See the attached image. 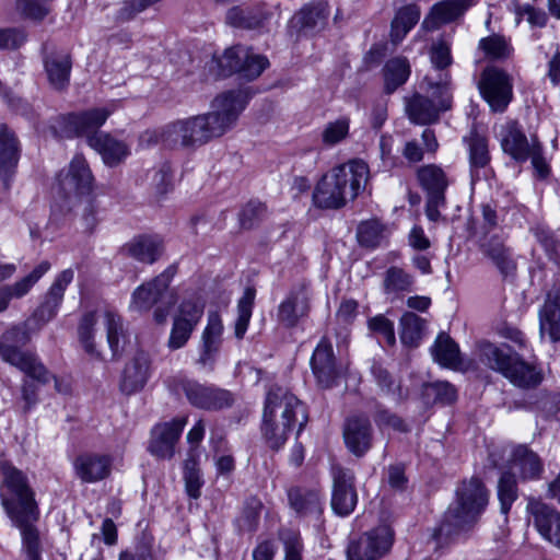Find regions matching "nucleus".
<instances>
[{"mask_svg":"<svg viewBox=\"0 0 560 560\" xmlns=\"http://www.w3.org/2000/svg\"><path fill=\"white\" fill-rule=\"evenodd\" d=\"M246 104L242 91L224 92L212 101L210 112L165 126L163 141L170 147L196 150L233 129Z\"/></svg>","mask_w":560,"mask_h":560,"instance_id":"1","label":"nucleus"},{"mask_svg":"<svg viewBox=\"0 0 560 560\" xmlns=\"http://www.w3.org/2000/svg\"><path fill=\"white\" fill-rule=\"evenodd\" d=\"M0 472L3 478L1 502L13 525L21 532L23 551L27 560H42L39 533L35 526L39 511L28 479L7 460L0 462Z\"/></svg>","mask_w":560,"mask_h":560,"instance_id":"2","label":"nucleus"},{"mask_svg":"<svg viewBox=\"0 0 560 560\" xmlns=\"http://www.w3.org/2000/svg\"><path fill=\"white\" fill-rule=\"evenodd\" d=\"M113 112L114 108L97 107L81 113H70L60 116L54 128L62 138L86 136L88 144L102 156L104 164L114 167L127 159L130 147L110 133L96 131Z\"/></svg>","mask_w":560,"mask_h":560,"instance_id":"3","label":"nucleus"},{"mask_svg":"<svg viewBox=\"0 0 560 560\" xmlns=\"http://www.w3.org/2000/svg\"><path fill=\"white\" fill-rule=\"evenodd\" d=\"M308 415L304 404L288 389L273 386L265 400L261 432L272 450L281 448L291 432L304 429Z\"/></svg>","mask_w":560,"mask_h":560,"instance_id":"4","label":"nucleus"},{"mask_svg":"<svg viewBox=\"0 0 560 560\" xmlns=\"http://www.w3.org/2000/svg\"><path fill=\"white\" fill-rule=\"evenodd\" d=\"M369 175V166L362 160H351L334 167L316 185L313 192L315 206L323 209L343 207L365 188Z\"/></svg>","mask_w":560,"mask_h":560,"instance_id":"5","label":"nucleus"},{"mask_svg":"<svg viewBox=\"0 0 560 560\" xmlns=\"http://www.w3.org/2000/svg\"><path fill=\"white\" fill-rule=\"evenodd\" d=\"M478 357L481 363L490 370L500 373L513 386L521 389H534L544 381V372L535 361H526L510 346H497L482 342Z\"/></svg>","mask_w":560,"mask_h":560,"instance_id":"6","label":"nucleus"},{"mask_svg":"<svg viewBox=\"0 0 560 560\" xmlns=\"http://www.w3.org/2000/svg\"><path fill=\"white\" fill-rule=\"evenodd\" d=\"M489 493L483 483L471 478L456 490V502L444 515L436 536H452L465 530L488 504Z\"/></svg>","mask_w":560,"mask_h":560,"instance_id":"7","label":"nucleus"},{"mask_svg":"<svg viewBox=\"0 0 560 560\" xmlns=\"http://www.w3.org/2000/svg\"><path fill=\"white\" fill-rule=\"evenodd\" d=\"M30 336L25 327L15 326L7 330L0 341L1 358L18 368L27 377L36 380L40 384H47L50 380L55 381V388L59 393H67L69 385L57 380L44 366L38 357L32 352L22 351L16 345H25Z\"/></svg>","mask_w":560,"mask_h":560,"instance_id":"8","label":"nucleus"},{"mask_svg":"<svg viewBox=\"0 0 560 560\" xmlns=\"http://www.w3.org/2000/svg\"><path fill=\"white\" fill-rule=\"evenodd\" d=\"M94 187V176L89 163L81 154H77L70 161L67 168L61 170L56 177L55 198L56 205L65 212H70L89 196Z\"/></svg>","mask_w":560,"mask_h":560,"instance_id":"9","label":"nucleus"},{"mask_svg":"<svg viewBox=\"0 0 560 560\" xmlns=\"http://www.w3.org/2000/svg\"><path fill=\"white\" fill-rule=\"evenodd\" d=\"M172 389L183 393L188 402L198 409L217 411L233 404V396L229 390L184 376L173 378Z\"/></svg>","mask_w":560,"mask_h":560,"instance_id":"10","label":"nucleus"},{"mask_svg":"<svg viewBox=\"0 0 560 560\" xmlns=\"http://www.w3.org/2000/svg\"><path fill=\"white\" fill-rule=\"evenodd\" d=\"M224 75L238 73L246 80H255L269 67L267 57L255 54L252 48L235 45L228 48L219 59Z\"/></svg>","mask_w":560,"mask_h":560,"instance_id":"11","label":"nucleus"},{"mask_svg":"<svg viewBox=\"0 0 560 560\" xmlns=\"http://www.w3.org/2000/svg\"><path fill=\"white\" fill-rule=\"evenodd\" d=\"M526 513L539 536L560 550V511L540 498L529 497Z\"/></svg>","mask_w":560,"mask_h":560,"instance_id":"12","label":"nucleus"},{"mask_svg":"<svg viewBox=\"0 0 560 560\" xmlns=\"http://www.w3.org/2000/svg\"><path fill=\"white\" fill-rule=\"evenodd\" d=\"M394 533L388 525H380L364 533L358 540L349 544L348 560H380L390 549Z\"/></svg>","mask_w":560,"mask_h":560,"instance_id":"13","label":"nucleus"},{"mask_svg":"<svg viewBox=\"0 0 560 560\" xmlns=\"http://www.w3.org/2000/svg\"><path fill=\"white\" fill-rule=\"evenodd\" d=\"M203 311L205 303L198 296L185 299L179 304L167 343L171 350L180 349L187 343Z\"/></svg>","mask_w":560,"mask_h":560,"instance_id":"14","label":"nucleus"},{"mask_svg":"<svg viewBox=\"0 0 560 560\" xmlns=\"http://www.w3.org/2000/svg\"><path fill=\"white\" fill-rule=\"evenodd\" d=\"M480 93L494 112H503L512 98L510 77L495 67L487 68L479 82Z\"/></svg>","mask_w":560,"mask_h":560,"instance_id":"15","label":"nucleus"},{"mask_svg":"<svg viewBox=\"0 0 560 560\" xmlns=\"http://www.w3.org/2000/svg\"><path fill=\"white\" fill-rule=\"evenodd\" d=\"M331 477V509L339 516H348L354 511L358 503L354 474L350 469L334 466Z\"/></svg>","mask_w":560,"mask_h":560,"instance_id":"16","label":"nucleus"},{"mask_svg":"<svg viewBox=\"0 0 560 560\" xmlns=\"http://www.w3.org/2000/svg\"><path fill=\"white\" fill-rule=\"evenodd\" d=\"M176 272L177 267L171 265L151 281L136 288L131 294L129 310L138 313L148 312L168 289Z\"/></svg>","mask_w":560,"mask_h":560,"instance_id":"17","label":"nucleus"},{"mask_svg":"<svg viewBox=\"0 0 560 560\" xmlns=\"http://www.w3.org/2000/svg\"><path fill=\"white\" fill-rule=\"evenodd\" d=\"M186 424L187 417L174 418L168 422L156 424L151 431L149 452L160 459H171Z\"/></svg>","mask_w":560,"mask_h":560,"instance_id":"18","label":"nucleus"},{"mask_svg":"<svg viewBox=\"0 0 560 560\" xmlns=\"http://www.w3.org/2000/svg\"><path fill=\"white\" fill-rule=\"evenodd\" d=\"M73 278L74 271L71 268L62 270L54 280L43 302L33 313L30 322H36L38 328L50 322L57 315L63 301L66 289L72 282Z\"/></svg>","mask_w":560,"mask_h":560,"instance_id":"19","label":"nucleus"},{"mask_svg":"<svg viewBox=\"0 0 560 560\" xmlns=\"http://www.w3.org/2000/svg\"><path fill=\"white\" fill-rule=\"evenodd\" d=\"M113 457L103 453H83L73 462L78 478L84 483H95L106 479L112 471Z\"/></svg>","mask_w":560,"mask_h":560,"instance_id":"20","label":"nucleus"},{"mask_svg":"<svg viewBox=\"0 0 560 560\" xmlns=\"http://www.w3.org/2000/svg\"><path fill=\"white\" fill-rule=\"evenodd\" d=\"M310 302L311 294L304 285L290 291L278 306V320L285 327L296 326L302 318L308 315Z\"/></svg>","mask_w":560,"mask_h":560,"instance_id":"21","label":"nucleus"},{"mask_svg":"<svg viewBox=\"0 0 560 560\" xmlns=\"http://www.w3.org/2000/svg\"><path fill=\"white\" fill-rule=\"evenodd\" d=\"M504 153L514 161L524 163L532 150V138L528 139L516 121H508L500 127L498 133Z\"/></svg>","mask_w":560,"mask_h":560,"instance_id":"22","label":"nucleus"},{"mask_svg":"<svg viewBox=\"0 0 560 560\" xmlns=\"http://www.w3.org/2000/svg\"><path fill=\"white\" fill-rule=\"evenodd\" d=\"M270 16L267 4L258 2L249 7H232L226 12L225 22L232 27L252 31L264 27Z\"/></svg>","mask_w":560,"mask_h":560,"instance_id":"23","label":"nucleus"},{"mask_svg":"<svg viewBox=\"0 0 560 560\" xmlns=\"http://www.w3.org/2000/svg\"><path fill=\"white\" fill-rule=\"evenodd\" d=\"M151 375V359L144 351H138L135 357L126 364L120 389L127 395H131L142 389Z\"/></svg>","mask_w":560,"mask_h":560,"instance_id":"24","label":"nucleus"},{"mask_svg":"<svg viewBox=\"0 0 560 560\" xmlns=\"http://www.w3.org/2000/svg\"><path fill=\"white\" fill-rule=\"evenodd\" d=\"M21 155V144L15 133L0 122V177L5 186L15 172Z\"/></svg>","mask_w":560,"mask_h":560,"instance_id":"25","label":"nucleus"},{"mask_svg":"<svg viewBox=\"0 0 560 560\" xmlns=\"http://www.w3.org/2000/svg\"><path fill=\"white\" fill-rule=\"evenodd\" d=\"M472 3V0L440 1L431 8L422 22V27L427 31H433L443 24L452 23L460 18Z\"/></svg>","mask_w":560,"mask_h":560,"instance_id":"26","label":"nucleus"},{"mask_svg":"<svg viewBox=\"0 0 560 560\" xmlns=\"http://www.w3.org/2000/svg\"><path fill=\"white\" fill-rule=\"evenodd\" d=\"M288 499L291 509L300 516L318 520L323 513L324 495L316 489L292 488Z\"/></svg>","mask_w":560,"mask_h":560,"instance_id":"27","label":"nucleus"},{"mask_svg":"<svg viewBox=\"0 0 560 560\" xmlns=\"http://www.w3.org/2000/svg\"><path fill=\"white\" fill-rule=\"evenodd\" d=\"M311 366L318 383L323 387H330L338 376L335 365L332 347L326 340H322L315 348L311 358Z\"/></svg>","mask_w":560,"mask_h":560,"instance_id":"28","label":"nucleus"},{"mask_svg":"<svg viewBox=\"0 0 560 560\" xmlns=\"http://www.w3.org/2000/svg\"><path fill=\"white\" fill-rule=\"evenodd\" d=\"M120 252L140 262L151 265L162 255L163 242L156 235H139L126 243Z\"/></svg>","mask_w":560,"mask_h":560,"instance_id":"29","label":"nucleus"},{"mask_svg":"<svg viewBox=\"0 0 560 560\" xmlns=\"http://www.w3.org/2000/svg\"><path fill=\"white\" fill-rule=\"evenodd\" d=\"M345 442L357 456H362L371 447V424L365 417H352L347 420L343 431Z\"/></svg>","mask_w":560,"mask_h":560,"instance_id":"30","label":"nucleus"},{"mask_svg":"<svg viewBox=\"0 0 560 560\" xmlns=\"http://www.w3.org/2000/svg\"><path fill=\"white\" fill-rule=\"evenodd\" d=\"M539 336L542 340L547 334L553 343L560 341V295L549 294L538 311Z\"/></svg>","mask_w":560,"mask_h":560,"instance_id":"31","label":"nucleus"},{"mask_svg":"<svg viewBox=\"0 0 560 560\" xmlns=\"http://www.w3.org/2000/svg\"><path fill=\"white\" fill-rule=\"evenodd\" d=\"M44 68L50 85L62 90L69 84L71 59L66 52H50L44 56Z\"/></svg>","mask_w":560,"mask_h":560,"instance_id":"32","label":"nucleus"},{"mask_svg":"<svg viewBox=\"0 0 560 560\" xmlns=\"http://www.w3.org/2000/svg\"><path fill=\"white\" fill-rule=\"evenodd\" d=\"M510 468L518 469L523 480L538 479L544 471V465L538 455L525 445H518L513 450Z\"/></svg>","mask_w":560,"mask_h":560,"instance_id":"33","label":"nucleus"},{"mask_svg":"<svg viewBox=\"0 0 560 560\" xmlns=\"http://www.w3.org/2000/svg\"><path fill=\"white\" fill-rule=\"evenodd\" d=\"M417 177L428 197H445V190L451 182L440 166L435 164L421 166L417 172Z\"/></svg>","mask_w":560,"mask_h":560,"instance_id":"34","label":"nucleus"},{"mask_svg":"<svg viewBox=\"0 0 560 560\" xmlns=\"http://www.w3.org/2000/svg\"><path fill=\"white\" fill-rule=\"evenodd\" d=\"M420 16L421 11L417 4H406L400 7L396 11L390 24L389 35L392 43H400L419 22Z\"/></svg>","mask_w":560,"mask_h":560,"instance_id":"35","label":"nucleus"},{"mask_svg":"<svg viewBox=\"0 0 560 560\" xmlns=\"http://www.w3.org/2000/svg\"><path fill=\"white\" fill-rule=\"evenodd\" d=\"M433 360L441 366L456 370L460 365V352L457 343L446 334H440L431 346Z\"/></svg>","mask_w":560,"mask_h":560,"instance_id":"36","label":"nucleus"},{"mask_svg":"<svg viewBox=\"0 0 560 560\" xmlns=\"http://www.w3.org/2000/svg\"><path fill=\"white\" fill-rule=\"evenodd\" d=\"M469 153V164L471 173L479 176V171L485 170L490 163V153L488 149V141L485 136L471 130L467 137L464 138Z\"/></svg>","mask_w":560,"mask_h":560,"instance_id":"37","label":"nucleus"},{"mask_svg":"<svg viewBox=\"0 0 560 560\" xmlns=\"http://www.w3.org/2000/svg\"><path fill=\"white\" fill-rule=\"evenodd\" d=\"M183 479L188 497L192 499L200 498L205 480L199 468V452L194 447L189 448L187 458L184 460Z\"/></svg>","mask_w":560,"mask_h":560,"instance_id":"38","label":"nucleus"},{"mask_svg":"<svg viewBox=\"0 0 560 560\" xmlns=\"http://www.w3.org/2000/svg\"><path fill=\"white\" fill-rule=\"evenodd\" d=\"M482 253L503 276L512 273L516 268L511 249L497 237L490 238L482 245Z\"/></svg>","mask_w":560,"mask_h":560,"instance_id":"39","label":"nucleus"},{"mask_svg":"<svg viewBox=\"0 0 560 560\" xmlns=\"http://www.w3.org/2000/svg\"><path fill=\"white\" fill-rule=\"evenodd\" d=\"M410 120L415 124L425 125L439 118L440 108L427 96L415 94L406 106Z\"/></svg>","mask_w":560,"mask_h":560,"instance_id":"40","label":"nucleus"},{"mask_svg":"<svg viewBox=\"0 0 560 560\" xmlns=\"http://www.w3.org/2000/svg\"><path fill=\"white\" fill-rule=\"evenodd\" d=\"M421 396L425 405H451L457 399V389L448 382L436 381L422 386Z\"/></svg>","mask_w":560,"mask_h":560,"instance_id":"41","label":"nucleus"},{"mask_svg":"<svg viewBox=\"0 0 560 560\" xmlns=\"http://www.w3.org/2000/svg\"><path fill=\"white\" fill-rule=\"evenodd\" d=\"M410 75V65L406 58L396 57L384 66V81L387 93H393L402 85Z\"/></svg>","mask_w":560,"mask_h":560,"instance_id":"42","label":"nucleus"},{"mask_svg":"<svg viewBox=\"0 0 560 560\" xmlns=\"http://www.w3.org/2000/svg\"><path fill=\"white\" fill-rule=\"evenodd\" d=\"M413 277L399 267H390L386 270L383 280L384 293L397 296L400 293L409 292L413 287Z\"/></svg>","mask_w":560,"mask_h":560,"instance_id":"43","label":"nucleus"},{"mask_svg":"<svg viewBox=\"0 0 560 560\" xmlns=\"http://www.w3.org/2000/svg\"><path fill=\"white\" fill-rule=\"evenodd\" d=\"M147 186L158 197L164 196L173 187V173L170 164L152 167L145 175Z\"/></svg>","mask_w":560,"mask_h":560,"instance_id":"44","label":"nucleus"},{"mask_svg":"<svg viewBox=\"0 0 560 560\" xmlns=\"http://www.w3.org/2000/svg\"><path fill=\"white\" fill-rule=\"evenodd\" d=\"M518 497L515 474L510 468L503 471L498 482V498L501 512L508 514Z\"/></svg>","mask_w":560,"mask_h":560,"instance_id":"45","label":"nucleus"},{"mask_svg":"<svg viewBox=\"0 0 560 560\" xmlns=\"http://www.w3.org/2000/svg\"><path fill=\"white\" fill-rule=\"evenodd\" d=\"M479 49L492 60H502L511 56L513 48L510 42L501 35H491L479 40Z\"/></svg>","mask_w":560,"mask_h":560,"instance_id":"46","label":"nucleus"},{"mask_svg":"<svg viewBox=\"0 0 560 560\" xmlns=\"http://www.w3.org/2000/svg\"><path fill=\"white\" fill-rule=\"evenodd\" d=\"M255 294L256 292L253 288H246L237 303V319L235 323V336L237 339H242L248 328Z\"/></svg>","mask_w":560,"mask_h":560,"instance_id":"47","label":"nucleus"},{"mask_svg":"<svg viewBox=\"0 0 560 560\" xmlns=\"http://www.w3.org/2000/svg\"><path fill=\"white\" fill-rule=\"evenodd\" d=\"M422 319L415 313L407 312L400 318V339L404 345L415 346L421 338Z\"/></svg>","mask_w":560,"mask_h":560,"instance_id":"48","label":"nucleus"},{"mask_svg":"<svg viewBox=\"0 0 560 560\" xmlns=\"http://www.w3.org/2000/svg\"><path fill=\"white\" fill-rule=\"evenodd\" d=\"M104 322L107 329L108 346L113 355H118L122 350L120 345V339L124 337L121 318L115 312L106 311L104 314Z\"/></svg>","mask_w":560,"mask_h":560,"instance_id":"49","label":"nucleus"},{"mask_svg":"<svg viewBox=\"0 0 560 560\" xmlns=\"http://www.w3.org/2000/svg\"><path fill=\"white\" fill-rule=\"evenodd\" d=\"M302 27L314 28L324 25L327 18V7L322 2L310 3L303 7L298 13Z\"/></svg>","mask_w":560,"mask_h":560,"instance_id":"50","label":"nucleus"},{"mask_svg":"<svg viewBox=\"0 0 560 560\" xmlns=\"http://www.w3.org/2000/svg\"><path fill=\"white\" fill-rule=\"evenodd\" d=\"M350 119L346 116L339 117L335 121L328 122L322 132L324 144L328 147L338 144L348 137Z\"/></svg>","mask_w":560,"mask_h":560,"instance_id":"51","label":"nucleus"},{"mask_svg":"<svg viewBox=\"0 0 560 560\" xmlns=\"http://www.w3.org/2000/svg\"><path fill=\"white\" fill-rule=\"evenodd\" d=\"M383 225L376 220L362 222L358 226L357 237L359 243L365 247H376L383 240Z\"/></svg>","mask_w":560,"mask_h":560,"instance_id":"52","label":"nucleus"},{"mask_svg":"<svg viewBox=\"0 0 560 560\" xmlns=\"http://www.w3.org/2000/svg\"><path fill=\"white\" fill-rule=\"evenodd\" d=\"M280 539L283 544L284 560H303V541L300 533L291 529L280 532Z\"/></svg>","mask_w":560,"mask_h":560,"instance_id":"53","label":"nucleus"},{"mask_svg":"<svg viewBox=\"0 0 560 560\" xmlns=\"http://www.w3.org/2000/svg\"><path fill=\"white\" fill-rule=\"evenodd\" d=\"M371 373L382 392L400 397V386L382 364L373 362Z\"/></svg>","mask_w":560,"mask_h":560,"instance_id":"54","label":"nucleus"},{"mask_svg":"<svg viewBox=\"0 0 560 560\" xmlns=\"http://www.w3.org/2000/svg\"><path fill=\"white\" fill-rule=\"evenodd\" d=\"M50 262L44 260L39 262L27 276L12 283L16 291V295L21 296V299L25 296L38 280L50 269Z\"/></svg>","mask_w":560,"mask_h":560,"instance_id":"55","label":"nucleus"},{"mask_svg":"<svg viewBox=\"0 0 560 560\" xmlns=\"http://www.w3.org/2000/svg\"><path fill=\"white\" fill-rule=\"evenodd\" d=\"M96 324L95 313L90 312L83 315L79 325V338L85 351L92 355H98L93 342L94 326Z\"/></svg>","mask_w":560,"mask_h":560,"instance_id":"56","label":"nucleus"},{"mask_svg":"<svg viewBox=\"0 0 560 560\" xmlns=\"http://www.w3.org/2000/svg\"><path fill=\"white\" fill-rule=\"evenodd\" d=\"M536 240L545 248L546 253L556 264H560V241L553 233L544 228H536L534 230Z\"/></svg>","mask_w":560,"mask_h":560,"instance_id":"57","label":"nucleus"},{"mask_svg":"<svg viewBox=\"0 0 560 560\" xmlns=\"http://www.w3.org/2000/svg\"><path fill=\"white\" fill-rule=\"evenodd\" d=\"M516 24L522 20H526L533 27H544L547 23V14L544 10L535 8L530 4L518 5L515 10Z\"/></svg>","mask_w":560,"mask_h":560,"instance_id":"58","label":"nucleus"},{"mask_svg":"<svg viewBox=\"0 0 560 560\" xmlns=\"http://www.w3.org/2000/svg\"><path fill=\"white\" fill-rule=\"evenodd\" d=\"M533 168L539 178H546L550 173V166L542 154V147L536 137H532V150L528 152Z\"/></svg>","mask_w":560,"mask_h":560,"instance_id":"59","label":"nucleus"},{"mask_svg":"<svg viewBox=\"0 0 560 560\" xmlns=\"http://www.w3.org/2000/svg\"><path fill=\"white\" fill-rule=\"evenodd\" d=\"M100 206L96 200L89 198L83 206L82 213L80 215V224L84 232L91 233L95 230L100 222Z\"/></svg>","mask_w":560,"mask_h":560,"instance_id":"60","label":"nucleus"},{"mask_svg":"<svg viewBox=\"0 0 560 560\" xmlns=\"http://www.w3.org/2000/svg\"><path fill=\"white\" fill-rule=\"evenodd\" d=\"M369 328L373 332L383 337L388 346H393L396 341L394 324L384 315H377L369 319Z\"/></svg>","mask_w":560,"mask_h":560,"instance_id":"61","label":"nucleus"},{"mask_svg":"<svg viewBox=\"0 0 560 560\" xmlns=\"http://www.w3.org/2000/svg\"><path fill=\"white\" fill-rule=\"evenodd\" d=\"M261 511V503L257 500L249 502L240 517V526L247 532H254L257 528Z\"/></svg>","mask_w":560,"mask_h":560,"instance_id":"62","label":"nucleus"},{"mask_svg":"<svg viewBox=\"0 0 560 560\" xmlns=\"http://www.w3.org/2000/svg\"><path fill=\"white\" fill-rule=\"evenodd\" d=\"M51 0H21L19 7L23 14L34 20H42L49 12Z\"/></svg>","mask_w":560,"mask_h":560,"instance_id":"63","label":"nucleus"},{"mask_svg":"<svg viewBox=\"0 0 560 560\" xmlns=\"http://www.w3.org/2000/svg\"><path fill=\"white\" fill-rule=\"evenodd\" d=\"M26 36L18 28H0V48L16 49L25 42Z\"/></svg>","mask_w":560,"mask_h":560,"instance_id":"64","label":"nucleus"}]
</instances>
